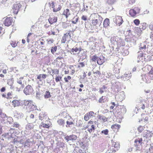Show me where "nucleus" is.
Wrapping results in <instances>:
<instances>
[{
	"label": "nucleus",
	"mask_w": 153,
	"mask_h": 153,
	"mask_svg": "<svg viewBox=\"0 0 153 153\" xmlns=\"http://www.w3.org/2000/svg\"><path fill=\"white\" fill-rule=\"evenodd\" d=\"M96 19L92 20V23L93 26H96L98 25L100 26L102 20V18L98 14H96Z\"/></svg>",
	"instance_id": "1"
},
{
	"label": "nucleus",
	"mask_w": 153,
	"mask_h": 153,
	"mask_svg": "<svg viewBox=\"0 0 153 153\" xmlns=\"http://www.w3.org/2000/svg\"><path fill=\"white\" fill-rule=\"evenodd\" d=\"M33 91L32 86L30 85H27L23 90L24 93L26 95L31 94Z\"/></svg>",
	"instance_id": "2"
},
{
	"label": "nucleus",
	"mask_w": 153,
	"mask_h": 153,
	"mask_svg": "<svg viewBox=\"0 0 153 153\" xmlns=\"http://www.w3.org/2000/svg\"><path fill=\"white\" fill-rule=\"evenodd\" d=\"M140 9L138 7H135L133 9H131L129 10V14L132 17H134L137 13L140 12Z\"/></svg>",
	"instance_id": "3"
},
{
	"label": "nucleus",
	"mask_w": 153,
	"mask_h": 153,
	"mask_svg": "<svg viewBox=\"0 0 153 153\" xmlns=\"http://www.w3.org/2000/svg\"><path fill=\"white\" fill-rule=\"evenodd\" d=\"M132 76L131 72L129 71L126 72L123 75L120 76L122 79L124 81H126V80H128ZM120 77H119L118 78H119Z\"/></svg>",
	"instance_id": "4"
},
{
	"label": "nucleus",
	"mask_w": 153,
	"mask_h": 153,
	"mask_svg": "<svg viewBox=\"0 0 153 153\" xmlns=\"http://www.w3.org/2000/svg\"><path fill=\"white\" fill-rule=\"evenodd\" d=\"M122 39L120 38H119L118 36H114L112 37L111 39V42L115 44H119L121 42H122Z\"/></svg>",
	"instance_id": "5"
},
{
	"label": "nucleus",
	"mask_w": 153,
	"mask_h": 153,
	"mask_svg": "<svg viewBox=\"0 0 153 153\" xmlns=\"http://www.w3.org/2000/svg\"><path fill=\"white\" fill-rule=\"evenodd\" d=\"M125 94L124 91H122L115 96V99L118 101H122L125 99Z\"/></svg>",
	"instance_id": "6"
},
{
	"label": "nucleus",
	"mask_w": 153,
	"mask_h": 153,
	"mask_svg": "<svg viewBox=\"0 0 153 153\" xmlns=\"http://www.w3.org/2000/svg\"><path fill=\"white\" fill-rule=\"evenodd\" d=\"M114 21L116 23L117 25L119 26H120L123 22L122 17L119 16L115 17L114 19Z\"/></svg>",
	"instance_id": "7"
},
{
	"label": "nucleus",
	"mask_w": 153,
	"mask_h": 153,
	"mask_svg": "<svg viewBox=\"0 0 153 153\" xmlns=\"http://www.w3.org/2000/svg\"><path fill=\"white\" fill-rule=\"evenodd\" d=\"M14 133V129L11 128L7 133L4 134L2 136H3L4 137H5L8 139L13 138V134Z\"/></svg>",
	"instance_id": "8"
},
{
	"label": "nucleus",
	"mask_w": 153,
	"mask_h": 153,
	"mask_svg": "<svg viewBox=\"0 0 153 153\" xmlns=\"http://www.w3.org/2000/svg\"><path fill=\"white\" fill-rule=\"evenodd\" d=\"M21 7V4L19 3H16L14 4L13 9V13L15 14H17L19 8Z\"/></svg>",
	"instance_id": "9"
},
{
	"label": "nucleus",
	"mask_w": 153,
	"mask_h": 153,
	"mask_svg": "<svg viewBox=\"0 0 153 153\" xmlns=\"http://www.w3.org/2000/svg\"><path fill=\"white\" fill-rule=\"evenodd\" d=\"M77 138V137L76 135H72L66 136L65 137V139L68 142L70 140L74 141L76 140Z\"/></svg>",
	"instance_id": "10"
},
{
	"label": "nucleus",
	"mask_w": 153,
	"mask_h": 153,
	"mask_svg": "<svg viewBox=\"0 0 153 153\" xmlns=\"http://www.w3.org/2000/svg\"><path fill=\"white\" fill-rule=\"evenodd\" d=\"M13 22V19L12 18H7L4 21V24L5 26H9L12 24Z\"/></svg>",
	"instance_id": "11"
},
{
	"label": "nucleus",
	"mask_w": 153,
	"mask_h": 153,
	"mask_svg": "<svg viewBox=\"0 0 153 153\" xmlns=\"http://www.w3.org/2000/svg\"><path fill=\"white\" fill-rule=\"evenodd\" d=\"M7 116L6 114L2 113L0 115V123L3 124H5L7 123Z\"/></svg>",
	"instance_id": "12"
},
{
	"label": "nucleus",
	"mask_w": 153,
	"mask_h": 153,
	"mask_svg": "<svg viewBox=\"0 0 153 153\" xmlns=\"http://www.w3.org/2000/svg\"><path fill=\"white\" fill-rule=\"evenodd\" d=\"M33 102V101L31 100L24 101L23 105L24 108L27 110Z\"/></svg>",
	"instance_id": "13"
},
{
	"label": "nucleus",
	"mask_w": 153,
	"mask_h": 153,
	"mask_svg": "<svg viewBox=\"0 0 153 153\" xmlns=\"http://www.w3.org/2000/svg\"><path fill=\"white\" fill-rule=\"evenodd\" d=\"M17 82L19 84L21 85V88H23L25 86L24 84L25 83V81L23 77H21L19 79H17Z\"/></svg>",
	"instance_id": "14"
},
{
	"label": "nucleus",
	"mask_w": 153,
	"mask_h": 153,
	"mask_svg": "<svg viewBox=\"0 0 153 153\" xmlns=\"http://www.w3.org/2000/svg\"><path fill=\"white\" fill-rule=\"evenodd\" d=\"M50 6L51 8H53V12H56L59 10L61 9V7L60 5H59L58 8L56 9L55 8H54L55 5L54 3L52 2L51 3H49Z\"/></svg>",
	"instance_id": "15"
},
{
	"label": "nucleus",
	"mask_w": 153,
	"mask_h": 153,
	"mask_svg": "<svg viewBox=\"0 0 153 153\" xmlns=\"http://www.w3.org/2000/svg\"><path fill=\"white\" fill-rule=\"evenodd\" d=\"M97 61L98 64L99 65H101L105 62V59L104 56L102 55L100 56Z\"/></svg>",
	"instance_id": "16"
},
{
	"label": "nucleus",
	"mask_w": 153,
	"mask_h": 153,
	"mask_svg": "<svg viewBox=\"0 0 153 153\" xmlns=\"http://www.w3.org/2000/svg\"><path fill=\"white\" fill-rule=\"evenodd\" d=\"M36 109V107L34 105L33 102L27 110V111L30 112Z\"/></svg>",
	"instance_id": "17"
},
{
	"label": "nucleus",
	"mask_w": 153,
	"mask_h": 153,
	"mask_svg": "<svg viewBox=\"0 0 153 153\" xmlns=\"http://www.w3.org/2000/svg\"><path fill=\"white\" fill-rule=\"evenodd\" d=\"M71 13L69 10L68 9H66L64 11L62 15L65 16L66 19H67L68 16L71 15Z\"/></svg>",
	"instance_id": "18"
},
{
	"label": "nucleus",
	"mask_w": 153,
	"mask_h": 153,
	"mask_svg": "<svg viewBox=\"0 0 153 153\" xmlns=\"http://www.w3.org/2000/svg\"><path fill=\"white\" fill-rule=\"evenodd\" d=\"M12 104L14 107L20 105V102L19 100H14L12 101Z\"/></svg>",
	"instance_id": "19"
},
{
	"label": "nucleus",
	"mask_w": 153,
	"mask_h": 153,
	"mask_svg": "<svg viewBox=\"0 0 153 153\" xmlns=\"http://www.w3.org/2000/svg\"><path fill=\"white\" fill-rule=\"evenodd\" d=\"M48 21L50 24H51L53 23L56 22L57 21V17H53V18H50L48 19Z\"/></svg>",
	"instance_id": "20"
},
{
	"label": "nucleus",
	"mask_w": 153,
	"mask_h": 153,
	"mask_svg": "<svg viewBox=\"0 0 153 153\" xmlns=\"http://www.w3.org/2000/svg\"><path fill=\"white\" fill-rule=\"evenodd\" d=\"M110 24L109 19L106 18L105 19L103 22V26L105 27H107L109 26Z\"/></svg>",
	"instance_id": "21"
},
{
	"label": "nucleus",
	"mask_w": 153,
	"mask_h": 153,
	"mask_svg": "<svg viewBox=\"0 0 153 153\" xmlns=\"http://www.w3.org/2000/svg\"><path fill=\"white\" fill-rule=\"evenodd\" d=\"M57 123L59 126H62V127L64 126L65 123V120L61 119L58 120Z\"/></svg>",
	"instance_id": "22"
},
{
	"label": "nucleus",
	"mask_w": 153,
	"mask_h": 153,
	"mask_svg": "<svg viewBox=\"0 0 153 153\" xmlns=\"http://www.w3.org/2000/svg\"><path fill=\"white\" fill-rule=\"evenodd\" d=\"M107 87L105 86V85H104L101 88H100L99 92L100 94H102L104 91H106V90L107 89Z\"/></svg>",
	"instance_id": "23"
},
{
	"label": "nucleus",
	"mask_w": 153,
	"mask_h": 153,
	"mask_svg": "<svg viewBox=\"0 0 153 153\" xmlns=\"http://www.w3.org/2000/svg\"><path fill=\"white\" fill-rule=\"evenodd\" d=\"M9 123L10 124H12L13 123V119L11 117H7V123Z\"/></svg>",
	"instance_id": "24"
},
{
	"label": "nucleus",
	"mask_w": 153,
	"mask_h": 153,
	"mask_svg": "<svg viewBox=\"0 0 153 153\" xmlns=\"http://www.w3.org/2000/svg\"><path fill=\"white\" fill-rule=\"evenodd\" d=\"M146 48V45L144 43L141 44L140 47V51L142 52L145 50Z\"/></svg>",
	"instance_id": "25"
},
{
	"label": "nucleus",
	"mask_w": 153,
	"mask_h": 153,
	"mask_svg": "<svg viewBox=\"0 0 153 153\" xmlns=\"http://www.w3.org/2000/svg\"><path fill=\"white\" fill-rule=\"evenodd\" d=\"M33 127V125L31 123H28L26 125L25 128L27 130H31Z\"/></svg>",
	"instance_id": "26"
},
{
	"label": "nucleus",
	"mask_w": 153,
	"mask_h": 153,
	"mask_svg": "<svg viewBox=\"0 0 153 153\" xmlns=\"http://www.w3.org/2000/svg\"><path fill=\"white\" fill-rule=\"evenodd\" d=\"M90 125L87 126V127L88 128V131L90 133H91L92 132L93 130H94L95 129L94 126L93 125H92L91 126V127L90 128Z\"/></svg>",
	"instance_id": "27"
},
{
	"label": "nucleus",
	"mask_w": 153,
	"mask_h": 153,
	"mask_svg": "<svg viewBox=\"0 0 153 153\" xmlns=\"http://www.w3.org/2000/svg\"><path fill=\"white\" fill-rule=\"evenodd\" d=\"M116 2V0H106V3L110 5L113 4Z\"/></svg>",
	"instance_id": "28"
},
{
	"label": "nucleus",
	"mask_w": 153,
	"mask_h": 153,
	"mask_svg": "<svg viewBox=\"0 0 153 153\" xmlns=\"http://www.w3.org/2000/svg\"><path fill=\"white\" fill-rule=\"evenodd\" d=\"M98 119L100 120H103L104 122H106L107 120V118L105 117L100 115H99Z\"/></svg>",
	"instance_id": "29"
},
{
	"label": "nucleus",
	"mask_w": 153,
	"mask_h": 153,
	"mask_svg": "<svg viewBox=\"0 0 153 153\" xmlns=\"http://www.w3.org/2000/svg\"><path fill=\"white\" fill-rule=\"evenodd\" d=\"M69 33H67L64 35V36L62 37V39L61 41L62 43H65V42L66 41V37L69 35Z\"/></svg>",
	"instance_id": "30"
},
{
	"label": "nucleus",
	"mask_w": 153,
	"mask_h": 153,
	"mask_svg": "<svg viewBox=\"0 0 153 153\" xmlns=\"http://www.w3.org/2000/svg\"><path fill=\"white\" fill-rule=\"evenodd\" d=\"M44 97L45 98H49L51 97L50 93L48 91H46L45 93Z\"/></svg>",
	"instance_id": "31"
},
{
	"label": "nucleus",
	"mask_w": 153,
	"mask_h": 153,
	"mask_svg": "<svg viewBox=\"0 0 153 153\" xmlns=\"http://www.w3.org/2000/svg\"><path fill=\"white\" fill-rule=\"evenodd\" d=\"M46 116V114L43 112L40 113L39 114V120H42L43 118Z\"/></svg>",
	"instance_id": "32"
},
{
	"label": "nucleus",
	"mask_w": 153,
	"mask_h": 153,
	"mask_svg": "<svg viewBox=\"0 0 153 153\" xmlns=\"http://www.w3.org/2000/svg\"><path fill=\"white\" fill-rule=\"evenodd\" d=\"M120 125H119L118 124H114V125H112V126H111V128H112L113 129H118L120 128Z\"/></svg>",
	"instance_id": "33"
},
{
	"label": "nucleus",
	"mask_w": 153,
	"mask_h": 153,
	"mask_svg": "<svg viewBox=\"0 0 153 153\" xmlns=\"http://www.w3.org/2000/svg\"><path fill=\"white\" fill-rule=\"evenodd\" d=\"M57 50V47L56 46L52 47L51 48V52L53 54Z\"/></svg>",
	"instance_id": "34"
},
{
	"label": "nucleus",
	"mask_w": 153,
	"mask_h": 153,
	"mask_svg": "<svg viewBox=\"0 0 153 153\" xmlns=\"http://www.w3.org/2000/svg\"><path fill=\"white\" fill-rule=\"evenodd\" d=\"M142 139L141 138H138L137 139H136L134 141V143H137L138 142V144H139L140 145H141L142 143Z\"/></svg>",
	"instance_id": "35"
},
{
	"label": "nucleus",
	"mask_w": 153,
	"mask_h": 153,
	"mask_svg": "<svg viewBox=\"0 0 153 153\" xmlns=\"http://www.w3.org/2000/svg\"><path fill=\"white\" fill-rule=\"evenodd\" d=\"M40 127H43L44 128H48L49 126L48 125L42 123L40 126Z\"/></svg>",
	"instance_id": "36"
},
{
	"label": "nucleus",
	"mask_w": 153,
	"mask_h": 153,
	"mask_svg": "<svg viewBox=\"0 0 153 153\" xmlns=\"http://www.w3.org/2000/svg\"><path fill=\"white\" fill-rule=\"evenodd\" d=\"M120 109L121 110V113H122L123 114H124L126 112V109L125 107H124L123 106H122L121 107Z\"/></svg>",
	"instance_id": "37"
},
{
	"label": "nucleus",
	"mask_w": 153,
	"mask_h": 153,
	"mask_svg": "<svg viewBox=\"0 0 153 153\" xmlns=\"http://www.w3.org/2000/svg\"><path fill=\"white\" fill-rule=\"evenodd\" d=\"M12 125V126L14 127H15L16 128H19L20 126L19 124L17 122L13 123V124Z\"/></svg>",
	"instance_id": "38"
},
{
	"label": "nucleus",
	"mask_w": 153,
	"mask_h": 153,
	"mask_svg": "<svg viewBox=\"0 0 153 153\" xmlns=\"http://www.w3.org/2000/svg\"><path fill=\"white\" fill-rule=\"evenodd\" d=\"M88 114L89 115V118H92L94 116V113L92 111H90Z\"/></svg>",
	"instance_id": "39"
},
{
	"label": "nucleus",
	"mask_w": 153,
	"mask_h": 153,
	"mask_svg": "<svg viewBox=\"0 0 153 153\" xmlns=\"http://www.w3.org/2000/svg\"><path fill=\"white\" fill-rule=\"evenodd\" d=\"M134 22L136 25H138L140 24V21L138 19H135L134 21Z\"/></svg>",
	"instance_id": "40"
},
{
	"label": "nucleus",
	"mask_w": 153,
	"mask_h": 153,
	"mask_svg": "<svg viewBox=\"0 0 153 153\" xmlns=\"http://www.w3.org/2000/svg\"><path fill=\"white\" fill-rule=\"evenodd\" d=\"M10 44L12 46L13 48L15 47L17 45V44L16 42L13 41H11L10 42Z\"/></svg>",
	"instance_id": "41"
},
{
	"label": "nucleus",
	"mask_w": 153,
	"mask_h": 153,
	"mask_svg": "<svg viewBox=\"0 0 153 153\" xmlns=\"http://www.w3.org/2000/svg\"><path fill=\"white\" fill-rule=\"evenodd\" d=\"M88 116L89 115L88 114V113H87L85 114L84 117V119L85 120L87 121L89 119V116Z\"/></svg>",
	"instance_id": "42"
},
{
	"label": "nucleus",
	"mask_w": 153,
	"mask_h": 153,
	"mask_svg": "<svg viewBox=\"0 0 153 153\" xmlns=\"http://www.w3.org/2000/svg\"><path fill=\"white\" fill-rule=\"evenodd\" d=\"M75 19V20H73L72 21V22L73 24H76V22H77L78 18L76 16V17H75L74 18V19Z\"/></svg>",
	"instance_id": "43"
},
{
	"label": "nucleus",
	"mask_w": 153,
	"mask_h": 153,
	"mask_svg": "<svg viewBox=\"0 0 153 153\" xmlns=\"http://www.w3.org/2000/svg\"><path fill=\"white\" fill-rule=\"evenodd\" d=\"M144 130L143 127L142 126H140L138 128L139 132H141Z\"/></svg>",
	"instance_id": "44"
},
{
	"label": "nucleus",
	"mask_w": 153,
	"mask_h": 153,
	"mask_svg": "<svg viewBox=\"0 0 153 153\" xmlns=\"http://www.w3.org/2000/svg\"><path fill=\"white\" fill-rule=\"evenodd\" d=\"M98 59V57L96 55H94V56H93L92 60L93 61L95 62L97 61V59Z\"/></svg>",
	"instance_id": "45"
},
{
	"label": "nucleus",
	"mask_w": 153,
	"mask_h": 153,
	"mask_svg": "<svg viewBox=\"0 0 153 153\" xmlns=\"http://www.w3.org/2000/svg\"><path fill=\"white\" fill-rule=\"evenodd\" d=\"M53 73H54L55 74H58L59 73V70L57 69H53L52 70Z\"/></svg>",
	"instance_id": "46"
},
{
	"label": "nucleus",
	"mask_w": 153,
	"mask_h": 153,
	"mask_svg": "<svg viewBox=\"0 0 153 153\" xmlns=\"http://www.w3.org/2000/svg\"><path fill=\"white\" fill-rule=\"evenodd\" d=\"M71 79V77L70 76H68L67 77H65L64 79L66 82H68V80H70Z\"/></svg>",
	"instance_id": "47"
},
{
	"label": "nucleus",
	"mask_w": 153,
	"mask_h": 153,
	"mask_svg": "<svg viewBox=\"0 0 153 153\" xmlns=\"http://www.w3.org/2000/svg\"><path fill=\"white\" fill-rule=\"evenodd\" d=\"M104 97L102 96L100 98L99 100V102L100 103H102L104 102Z\"/></svg>",
	"instance_id": "48"
},
{
	"label": "nucleus",
	"mask_w": 153,
	"mask_h": 153,
	"mask_svg": "<svg viewBox=\"0 0 153 153\" xmlns=\"http://www.w3.org/2000/svg\"><path fill=\"white\" fill-rule=\"evenodd\" d=\"M108 130L107 129H105V130L102 131H101L102 133L104 134L105 135H107L108 134Z\"/></svg>",
	"instance_id": "49"
},
{
	"label": "nucleus",
	"mask_w": 153,
	"mask_h": 153,
	"mask_svg": "<svg viewBox=\"0 0 153 153\" xmlns=\"http://www.w3.org/2000/svg\"><path fill=\"white\" fill-rule=\"evenodd\" d=\"M11 95H12L11 93V92H8L7 93V95L6 98L7 99L10 98H11Z\"/></svg>",
	"instance_id": "50"
},
{
	"label": "nucleus",
	"mask_w": 153,
	"mask_h": 153,
	"mask_svg": "<svg viewBox=\"0 0 153 153\" xmlns=\"http://www.w3.org/2000/svg\"><path fill=\"white\" fill-rule=\"evenodd\" d=\"M149 74H150V76L153 77V67L151 68L149 72Z\"/></svg>",
	"instance_id": "51"
},
{
	"label": "nucleus",
	"mask_w": 153,
	"mask_h": 153,
	"mask_svg": "<svg viewBox=\"0 0 153 153\" xmlns=\"http://www.w3.org/2000/svg\"><path fill=\"white\" fill-rule=\"evenodd\" d=\"M36 97L37 99H40V94L39 93H36Z\"/></svg>",
	"instance_id": "52"
},
{
	"label": "nucleus",
	"mask_w": 153,
	"mask_h": 153,
	"mask_svg": "<svg viewBox=\"0 0 153 153\" xmlns=\"http://www.w3.org/2000/svg\"><path fill=\"white\" fill-rule=\"evenodd\" d=\"M42 78V77L41 74H40L37 76V79H39V81H42V80L41 79Z\"/></svg>",
	"instance_id": "53"
},
{
	"label": "nucleus",
	"mask_w": 153,
	"mask_h": 153,
	"mask_svg": "<svg viewBox=\"0 0 153 153\" xmlns=\"http://www.w3.org/2000/svg\"><path fill=\"white\" fill-rule=\"evenodd\" d=\"M7 83L9 85H10L11 86V88L12 85L13 84V82L12 81V80H9L7 82Z\"/></svg>",
	"instance_id": "54"
},
{
	"label": "nucleus",
	"mask_w": 153,
	"mask_h": 153,
	"mask_svg": "<svg viewBox=\"0 0 153 153\" xmlns=\"http://www.w3.org/2000/svg\"><path fill=\"white\" fill-rule=\"evenodd\" d=\"M81 19L83 20L86 21L87 20V16L83 15L82 16Z\"/></svg>",
	"instance_id": "55"
},
{
	"label": "nucleus",
	"mask_w": 153,
	"mask_h": 153,
	"mask_svg": "<svg viewBox=\"0 0 153 153\" xmlns=\"http://www.w3.org/2000/svg\"><path fill=\"white\" fill-rule=\"evenodd\" d=\"M66 123L67 124H68L69 126L74 124V123L72 121H69L68 120L66 121Z\"/></svg>",
	"instance_id": "56"
},
{
	"label": "nucleus",
	"mask_w": 153,
	"mask_h": 153,
	"mask_svg": "<svg viewBox=\"0 0 153 153\" xmlns=\"http://www.w3.org/2000/svg\"><path fill=\"white\" fill-rule=\"evenodd\" d=\"M93 73L96 75H100L101 74V73L98 71H94Z\"/></svg>",
	"instance_id": "57"
},
{
	"label": "nucleus",
	"mask_w": 153,
	"mask_h": 153,
	"mask_svg": "<svg viewBox=\"0 0 153 153\" xmlns=\"http://www.w3.org/2000/svg\"><path fill=\"white\" fill-rule=\"evenodd\" d=\"M78 49L77 48H72L71 50V51L73 53L74 51H75V52H77L78 51Z\"/></svg>",
	"instance_id": "58"
},
{
	"label": "nucleus",
	"mask_w": 153,
	"mask_h": 153,
	"mask_svg": "<svg viewBox=\"0 0 153 153\" xmlns=\"http://www.w3.org/2000/svg\"><path fill=\"white\" fill-rule=\"evenodd\" d=\"M42 78L44 79H45L47 76V75L45 74H41Z\"/></svg>",
	"instance_id": "59"
},
{
	"label": "nucleus",
	"mask_w": 153,
	"mask_h": 153,
	"mask_svg": "<svg viewBox=\"0 0 153 153\" xmlns=\"http://www.w3.org/2000/svg\"><path fill=\"white\" fill-rule=\"evenodd\" d=\"M146 23H143L142 24V28L143 29H145L146 27Z\"/></svg>",
	"instance_id": "60"
},
{
	"label": "nucleus",
	"mask_w": 153,
	"mask_h": 153,
	"mask_svg": "<svg viewBox=\"0 0 153 153\" xmlns=\"http://www.w3.org/2000/svg\"><path fill=\"white\" fill-rule=\"evenodd\" d=\"M79 65L78 66V67H83L84 66V63L83 62H80L79 63Z\"/></svg>",
	"instance_id": "61"
},
{
	"label": "nucleus",
	"mask_w": 153,
	"mask_h": 153,
	"mask_svg": "<svg viewBox=\"0 0 153 153\" xmlns=\"http://www.w3.org/2000/svg\"><path fill=\"white\" fill-rule=\"evenodd\" d=\"M135 2V0H129V3L130 4H133Z\"/></svg>",
	"instance_id": "62"
},
{
	"label": "nucleus",
	"mask_w": 153,
	"mask_h": 153,
	"mask_svg": "<svg viewBox=\"0 0 153 153\" xmlns=\"http://www.w3.org/2000/svg\"><path fill=\"white\" fill-rule=\"evenodd\" d=\"M53 40L52 39H51L48 41V43L50 44L53 43Z\"/></svg>",
	"instance_id": "63"
},
{
	"label": "nucleus",
	"mask_w": 153,
	"mask_h": 153,
	"mask_svg": "<svg viewBox=\"0 0 153 153\" xmlns=\"http://www.w3.org/2000/svg\"><path fill=\"white\" fill-rule=\"evenodd\" d=\"M149 28L151 30H153V24H151L149 25Z\"/></svg>",
	"instance_id": "64"
}]
</instances>
